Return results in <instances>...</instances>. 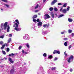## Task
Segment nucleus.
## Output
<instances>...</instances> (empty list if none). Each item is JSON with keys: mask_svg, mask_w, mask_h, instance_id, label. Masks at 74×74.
<instances>
[{"mask_svg": "<svg viewBox=\"0 0 74 74\" xmlns=\"http://www.w3.org/2000/svg\"><path fill=\"white\" fill-rule=\"evenodd\" d=\"M15 22L16 23H15L16 26L15 27L14 29L16 30V31H19V28H18V25H19V21H18V20H16Z\"/></svg>", "mask_w": 74, "mask_h": 74, "instance_id": "obj_1", "label": "nucleus"}, {"mask_svg": "<svg viewBox=\"0 0 74 74\" xmlns=\"http://www.w3.org/2000/svg\"><path fill=\"white\" fill-rule=\"evenodd\" d=\"M73 58H74V56L73 55H71L70 57H69V58L67 59V61H68V63H70L71 62L70 60H71V59H72L73 60Z\"/></svg>", "mask_w": 74, "mask_h": 74, "instance_id": "obj_2", "label": "nucleus"}, {"mask_svg": "<svg viewBox=\"0 0 74 74\" xmlns=\"http://www.w3.org/2000/svg\"><path fill=\"white\" fill-rule=\"evenodd\" d=\"M50 16L49 15L47 14H46L44 16V19H48V18H50Z\"/></svg>", "mask_w": 74, "mask_h": 74, "instance_id": "obj_3", "label": "nucleus"}, {"mask_svg": "<svg viewBox=\"0 0 74 74\" xmlns=\"http://www.w3.org/2000/svg\"><path fill=\"white\" fill-rule=\"evenodd\" d=\"M7 22H6L4 24L3 26L4 27V30H5L7 29Z\"/></svg>", "mask_w": 74, "mask_h": 74, "instance_id": "obj_4", "label": "nucleus"}, {"mask_svg": "<svg viewBox=\"0 0 74 74\" xmlns=\"http://www.w3.org/2000/svg\"><path fill=\"white\" fill-rule=\"evenodd\" d=\"M57 2V0H54L51 3V5H53L55 4V3Z\"/></svg>", "mask_w": 74, "mask_h": 74, "instance_id": "obj_5", "label": "nucleus"}, {"mask_svg": "<svg viewBox=\"0 0 74 74\" xmlns=\"http://www.w3.org/2000/svg\"><path fill=\"white\" fill-rule=\"evenodd\" d=\"M42 22H39L38 23V26H42Z\"/></svg>", "mask_w": 74, "mask_h": 74, "instance_id": "obj_6", "label": "nucleus"}, {"mask_svg": "<svg viewBox=\"0 0 74 74\" xmlns=\"http://www.w3.org/2000/svg\"><path fill=\"white\" fill-rule=\"evenodd\" d=\"M9 61L11 63H14V61L12 60L11 58L10 57L9 58Z\"/></svg>", "mask_w": 74, "mask_h": 74, "instance_id": "obj_7", "label": "nucleus"}, {"mask_svg": "<svg viewBox=\"0 0 74 74\" xmlns=\"http://www.w3.org/2000/svg\"><path fill=\"white\" fill-rule=\"evenodd\" d=\"M43 27H47V28H48L49 27V24L48 25L45 24L43 25Z\"/></svg>", "mask_w": 74, "mask_h": 74, "instance_id": "obj_8", "label": "nucleus"}, {"mask_svg": "<svg viewBox=\"0 0 74 74\" xmlns=\"http://www.w3.org/2000/svg\"><path fill=\"white\" fill-rule=\"evenodd\" d=\"M67 10L66 9H64L62 10V12L64 13L65 14L67 12Z\"/></svg>", "mask_w": 74, "mask_h": 74, "instance_id": "obj_9", "label": "nucleus"}, {"mask_svg": "<svg viewBox=\"0 0 74 74\" xmlns=\"http://www.w3.org/2000/svg\"><path fill=\"white\" fill-rule=\"evenodd\" d=\"M8 28L7 29V32H10V26L9 25H8L7 26Z\"/></svg>", "mask_w": 74, "mask_h": 74, "instance_id": "obj_10", "label": "nucleus"}, {"mask_svg": "<svg viewBox=\"0 0 74 74\" xmlns=\"http://www.w3.org/2000/svg\"><path fill=\"white\" fill-rule=\"evenodd\" d=\"M52 18H54V14L53 13H51V14Z\"/></svg>", "mask_w": 74, "mask_h": 74, "instance_id": "obj_11", "label": "nucleus"}, {"mask_svg": "<svg viewBox=\"0 0 74 74\" xmlns=\"http://www.w3.org/2000/svg\"><path fill=\"white\" fill-rule=\"evenodd\" d=\"M14 69H12L10 70V73L12 74V73H14Z\"/></svg>", "mask_w": 74, "mask_h": 74, "instance_id": "obj_12", "label": "nucleus"}, {"mask_svg": "<svg viewBox=\"0 0 74 74\" xmlns=\"http://www.w3.org/2000/svg\"><path fill=\"white\" fill-rule=\"evenodd\" d=\"M68 21L69 22H71L73 21V19H72L71 18H68Z\"/></svg>", "mask_w": 74, "mask_h": 74, "instance_id": "obj_13", "label": "nucleus"}, {"mask_svg": "<svg viewBox=\"0 0 74 74\" xmlns=\"http://www.w3.org/2000/svg\"><path fill=\"white\" fill-rule=\"evenodd\" d=\"M68 42L66 41L64 42V45L65 46V47H67V42Z\"/></svg>", "mask_w": 74, "mask_h": 74, "instance_id": "obj_14", "label": "nucleus"}, {"mask_svg": "<svg viewBox=\"0 0 74 74\" xmlns=\"http://www.w3.org/2000/svg\"><path fill=\"white\" fill-rule=\"evenodd\" d=\"M15 55V54H14L13 53H12L11 54H10L9 55V56H14Z\"/></svg>", "mask_w": 74, "mask_h": 74, "instance_id": "obj_15", "label": "nucleus"}, {"mask_svg": "<svg viewBox=\"0 0 74 74\" xmlns=\"http://www.w3.org/2000/svg\"><path fill=\"white\" fill-rule=\"evenodd\" d=\"M5 47V45H3L1 48V49H3Z\"/></svg>", "mask_w": 74, "mask_h": 74, "instance_id": "obj_16", "label": "nucleus"}, {"mask_svg": "<svg viewBox=\"0 0 74 74\" xmlns=\"http://www.w3.org/2000/svg\"><path fill=\"white\" fill-rule=\"evenodd\" d=\"M37 17V15H34L33 17L32 18L34 19V18H36Z\"/></svg>", "mask_w": 74, "mask_h": 74, "instance_id": "obj_17", "label": "nucleus"}, {"mask_svg": "<svg viewBox=\"0 0 74 74\" xmlns=\"http://www.w3.org/2000/svg\"><path fill=\"white\" fill-rule=\"evenodd\" d=\"M11 38H9V40H8V43H10V42H11Z\"/></svg>", "mask_w": 74, "mask_h": 74, "instance_id": "obj_18", "label": "nucleus"}, {"mask_svg": "<svg viewBox=\"0 0 74 74\" xmlns=\"http://www.w3.org/2000/svg\"><path fill=\"white\" fill-rule=\"evenodd\" d=\"M2 52L3 55H6V53H5V51L2 50Z\"/></svg>", "mask_w": 74, "mask_h": 74, "instance_id": "obj_19", "label": "nucleus"}, {"mask_svg": "<svg viewBox=\"0 0 74 74\" xmlns=\"http://www.w3.org/2000/svg\"><path fill=\"white\" fill-rule=\"evenodd\" d=\"M67 5V3H65L63 5V7H66Z\"/></svg>", "mask_w": 74, "mask_h": 74, "instance_id": "obj_20", "label": "nucleus"}, {"mask_svg": "<svg viewBox=\"0 0 74 74\" xmlns=\"http://www.w3.org/2000/svg\"><path fill=\"white\" fill-rule=\"evenodd\" d=\"M52 58V55L49 56L48 57L49 59H51V58Z\"/></svg>", "mask_w": 74, "mask_h": 74, "instance_id": "obj_21", "label": "nucleus"}, {"mask_svg": "<svg viewBox=\"0 0 74 74\" xmlns=\"http://www.w3.org/2000/svg\"><path fill=\"white\" fill-rule=\"evenodd\" d=\"M64 16V15L61 14L59 16L58 18H60L61 17H62V16Z\"/></svg>", "mask_w": 74, "mask_h": 74, "instance_id": "obj_22", "label": "nucleus"}, {"mask_svg": "<svg viewBox=\"0 0 74 74\" xmlns=\"http://www.w3.org/2000/svg\"><path fill=\"white\" fill-rule=\"evenodd\" d=\"M43 56H44V57H46L47 56V54L45 53H44V54H43Z\"/></svg>", "mask_w": 74, "mask_h": 74, "instance_id": "obj_23", "label": "nucleus"}, {"mask_svg": "<svg viewBox=\"0 0 74 74\" xmlns=\"http://www.w3.org/2000/svg\"><path fill=\"white\" fill-rule=\"evenodd\" d=\"M7 52H9L10 51V49L8 48H6Z\"/></svg>", "mask_w": 74, "mask_h": 74, "instance_id": "obj_24", "label": "nucleus"}, {"mask_svg": "<svg viewBox=\"0 0 74 74\" xmlns=\"http://www.w3.org/2000/svg\"><path fill=\"white\" fill-rule=\"evenodd\" d=\"M54 10L55 11H58V8H54Z\"/></svg>", "mask_w": 74, "mask_h": 74, "instance_id": "obj_25", "label": "nucleus"}, {"mask_svg": "<svg viewBox=\"0 0 74 74\" xmlns=\"http://www.w3.org/2000/svg\"><path fill=\"white\" fill-rule=\"evenodd\" d=\"M57 52V50H54V51L53 52V54H55V53H56Z\"/></svg>", "mask_w": 74, "mask_h": 74, "instance_id": "obj_26", "label": "nucleus"}, {"mask_svg": "<svg viewBox=\"0 0 74 74\" xmlns=\"http://www.w3.org/2000/svg\"><path fill=\"white\" fill-rule=\"evenodd\" d=\"M49 10H50L51 11H53V8L52 7L49 8Z\"/></svg>", "mask_w": 74, "mask_h": 74, "instance_id": "obj_27", "label": "nucleus"}, {"mask_svg": "<svg viewBox=\"0 0 74 74\" xmlns=\"http://www.w3.org/2000/svg\"><path fill=\"white\" fill-rule=\"evenodd\" d=\"M69 33H71L72 32V31L71 30L69 29L68 31Z\"/></svg>", "mask_w": 74, "mask_h": 74, "instance_id": "obj_28", "label": "nucleus"}, {"mask_svg": "<svg viewBox=\"0 0 74 74\" xmlns=\"http://www.w3.org/2000/svg\"><path fill=\"white\" fill-rule=\"evenodd\" d=\"M3 44H4V43H3V42L2 41H1L0 42V44H1V45H3Z\"/></svg>", "mask_w": 74, "mask_h": 74, "instance_id": "obj_29", "label": "nucleus"}, {"mask_svg": "<svg viewBox=\"0 0 74 74\" xmlns=\"http://www.w3.org/2000/svg\"><path fill=\"white\" fill-rule=\"evenodd\" d=\"M2 1H4V2H5V3H7V0H1Z\"/></svg>", "mask_w": 74, "mask_h": 74, "instance_id": "obj_30", "label": "nucleus"}, {"mask_svg": "<svg viewBox=\"0 0 74 74\" xmlns=\"http://www.w3.org/2000/svg\"><path fill=\"white\" fill-rule=\"evenodd\" d=\"M62 11H63V7H61V8L60 9V12H62Z\"/></svg>", "mask_w": 74, "mask_h": 74, "instance_id": "obj_31", "label": "nucleus"}, {"mask_svg": "<svg viewBox=\"0 0 74 74\" xmlns=\"http://www.w3.org/2000/svg\"><path fill=\"white\" fill-rule=\"evenodd\" d=\"M38 7V4H37L35 8V9H36Z\"/></svg>", "mask_w": 74, "mask_h": 74, "instance_id": "obj_32", "label": "nucleus"}, {"mask_svg": "<svg viewBox=\"0 0 74 74\" xmlns=\"http://www.w3.org/2000/svg\"><path fill=\"white\" fill-rule=\"evenodd\" d=\"M58 60V58L56 57L55 58L54 60V61H55L56 60Z\"/></svg>", "mask_w": 74, "mask_h": 74, "instance_id": "obj_33", "label": "nucleus"}, {"mask_svg": "<svg viewBox=\"0 0 74 74\" xmlns=\"http://www.w3.org/2000/svg\"><path fill=\"white\" fill-rule=\"evenodd\" d=\"M57 53H58V54H60V51H57Z\"/></svg>", "mask_w": 74, "mask_h": 74, "instance_id": "obj_34", "label": "nucleus"}, {"mask_svg": "<svg viewBox=\"0 0 74 74\" xmlns=\"http://www.w3.org/2000/svg\"><path fill=\"white\" fill-rule=\"evenodd\" d=\"M33 22H36V19H34L33 18Z\"/></svg>", "mask_w": 74, "mask_h": 74, "instance_id": "obj_35", "label": "nucleus"}, {"mask_svg": "<svg viewBox=\"0 0 74 74\" xmlns=\"http://www.w3.org/2000/svg\"><path fill=\"white\" fill-rule=\"evenodd\" d=\"M22 48V46H19V47L18 48V49L19 50H20V49H21Z\"/></svg>", "mask_w": 74, "mask_h": 74, "instance_id": "obj_36", "label": "nucleus"}, {"mask_svg": "<svg viewBox=\"0 0 74 74\" xmlns=\"http://www.w3.org/2000/svg\"><path fill=\"white\" fill-rule=\"evenodd\" d=\"M56 69V67H54V68H51V69L52 70H55Z\"/></svg>", "mask_w": 74, "mask_h": 74, "instance_id": "obj_37", "label": "nucleus"}, {"mask_svg": "<svg viewBox=\"0 0 74 74\" xmlns=\"http://www.w3.org/2000/svg\"><path fill=\"white\" fill-rule=\"evenodd\" d=\"M69 9H70V7L68 6V7L67 8V11H69Z\"/></svg>", "mask_w": 74, "mask_h": 74, "instance_id": "obj_38", "label": "nucleus"}, {"mask_svg": "<svg viewBox=\"0 0 74 74\" xmlns=\"http://www.w3.org/2000/svg\"><path fill=\"white\" fill-rule=\"evenodd\" d=\"M26 46L27 48H29V45L28 43H27L26 45Z\"/></svg>", "mask_w": 74, "mask_h": 74, "instance_id": "obj_39", "label": "nucleus"}, {"mask_svg": "<svg viewBox=\"0 0 74 74\" xmlns=\"http://www.w3.org/2000/svg\"><path fill=\"white\" fill-rule=\"evenodd\" d=\"M0 38H4V36H0Z\"/></svg>", "mask_w": 74, "mask_h": 74, "instance_id": "obj_40", "label": "nucleus"}, {"mask_svg": "<svg viewBox=\"0 0 74 74\" xmlns=\"http://www.w3.org/2000/svg\"><path fill=\"white\" fill-rule=\"evenodd\" d=\"M66 51H65L64 52V55H65V56H67V53H66Z\"/></svg>", "mask_w": 74, "mask_h": 74, "instance_id": "obj_41", "label": "nucleus"}, {"mask_svg": "<svg viewBox=\"0 0 74 74\" xmlns=\"http://www.w3.org/2000/svg\"><path fill=\"white\" fill-rule=\"evenodd\" d=\"M9 37H11L12 36V34H9Z\"/></svg>", "mask_w": 74, "mask_h": 74, "instance_id": "obj_42", "label": "nucleus"}, {"mask_svg": "<svg viewBox=\"0 0 74 74\" xmlns=\"http://www.w3.org/2000/svg\"><path fill=\"white\" fill-rule=\"evenodd\" d=\"M71 45H70L69 47V49H70V48H71Z\"/></svg>", "mask_w": 74, "mask_h": 74, "instance_id": "obj_43", "label": "nucleus"}, {"mask_svg": "<svg viewBox=\"0 0 74 74\" xmlns=\"http://www.w3.org/2000/svg\"><path fill=\"white\" fill-rule=\"evenodd\" d=\"M58 5H62V3H58Z\"/></svg>", "mask_w": 74, "mask_h": 74, "instance_id": "obj_44", "label": "nucleus"}, {"mask_svg": "<svg viewBox=\"0 0 74 74\" xmlns=\"http://www.w3.org/2000/svg\"><path fill=\"white\" fill-rule=\"evenodd\" d=\"M3 23L1 24V26L2 27V29H3Z\"/></svg>", "mask_w": 74, "mask_h": 74, "instance_id": "obj_45", "label": "nucleus"}, {"mask_svg": "<svg viewBox=\"0 0 74 74\" xmlns=\"http://www.w3.org/2000/svg\"><path fill=\"white\" fill-rule=\"evenodd\" d=\"M64 40H67V38H65L64 39Z\"/></svg>", "mask_w": 74, "mask_h": 74, "instance_id": "obj_46", "label": "nucleus"}, {"mask_svg": "<svg viewBox=\"0 0 74 74\" xmlns=\"http://www.w3.org/2000/svg\"><path fill=\"white\" fill-rule=\"evenodd\" d=\"M36 21L37 22H39V19L38 18L36 20Z\"/></svg>", "mask_w": 74, "mask_h": 74, "instance_id": "obj_47", "label": "nucleus"}, {"mask_svg": "<svg viewBox=\"0 0 74 74\" xmlns=\"http://www.w3.org/2000/svg\"><path fill=\"white\" fill-rule=\"evenodd\" d=\"M5 5L7 7H9V5H8L5 4Z\"/></svg>", "mask_w": 74, "mask_h": 74, "instance_id": "obj_48", "label": "nucleus"}, {"mask_svg": "<svg viewBox=\"0 0 74 74\" xmlns=\"http://www.w3.org/2000/svg\"><path fill=\"white\" fill-rule=\"evenodd\" d=\"M5 45V46H6V47H7V46H8V45H7V44H6V43H5V44H4Z\"/></svg>", "mask_w": 74, "mask_h": 74, "instance_id": "obj_49", "label": "nucleus"}, {"mask_svg": "<svg viewBox=\"0 0 74 74\" xmlns=\"http://www.w3.org/2000/svg\"><path fill=\"white\" fill-rule=\"evenodd\" d=\"M70 71H71V72H72V71H73V69H70Z\"/></svg>", "mask_w": 74, "mask_h": 74, "instance_id": "obj_50", "label": "nucleus"}, {"mask_svg": "<svg viewBox=\"0 0 74 74\" xmlns=\"http://www.w3.org/2000/svg\"><path fill=\"white\" fill-rule=\"evenodd\" d=\"M38 10H35V12H38Z\"/></svg>", "mask_w": 74, "mask_h": 74, "instance_id": "obj_51", "label": "nucleus"}, {"mask_svg": "<svg viewBox=\"0 0 74 74\" xmlns=\"http://www.w3.org/2000/svg\"><path fill=\"white\" fill-rule=\"evenodd\" d=\"M22 52H23V53H25V51H24V50H22Z\"/></svg>", "mask_w": 74, "mask_h": 74, "instance_id": "obj_52", "label": "nucleus"}, {"mask_svg": "<svg viewBox=\"0 0 74 74\" xmlns=\"http://www.w3.org/2000/svg\"><path fill=\"white\" fill-rule=\"evenodd\" d=\"M44 34H47V32L46 31H45L44 33Z\"/></svg>", "mask_w": 74, "mask_h": 74, "instance_id": "obj_53", "label": "nucleus"}, {"mask_svg": "<svg viewBox=\"0 0 74 74\" xmlns=\"http://www.w3.org/2000/svg\"><path fill=\"white\" fill-rule=\"evenodd\" d=\"M0 67H4V66L3 65H1L0 66Z\"/></svg>", "mask_w": 74, "mask_h": 74, "instance_id": "obj_54", "label": "nucleus"}, {"mask_svg": "<svg viewBox=\"0 0 74 74\" xmlns=\"http://www.w3.org/2000/svg\"><path fill=\"white\" fill-rule=\"evenodd\" d=\"M45 1H46V0H43L44 3H45Z\"/></svg>", "mask_w": 74, "mask_h": 74, "instance_id": "obj_55", "label": "nucleus"}, {"mask_svg": "<svg viewBox=\"0 0 74 74\" xmlns=\"http://www.w3.org/2000/svg\"><path fill=\"white\" fill-rule=\"evenodd\" d=\"M13 27H15V24H14L13 25Z\"/></svg>", "mask_w": 74, "mask_h": 74, "instance_id": "obj_56", "label": "nucleus"}, {"mask_svg": "<svg viewBox=\"0 0 74 74\" xmlns=\"http://www.w3.org/2000/svg\"><path fill=\"white\" fill-rule=\"evenodd\" d=\"M4 59H5V60H7V58H4Z\"/></svg>", "mask_w": 74, "mask_h": 74, "instance_id": "obj_57", "label": "nucleus"}, {"mask_svg": "<svg viewBox=\"0 0 74 74\" xmlns=\"http://www.w3.org/2000/svg\"><path fill=\"white\" fill-rule=\"evenodd\" d=\"M72 35L73 36H74V33H72Z\"/></svg>", "mask_w": 74, "mask_h": 74, "instance_id": "obj_58", "label": "nucleus"}, {"mask_svg": "<svg viewBox=\"0 0 74 74\" xmlns=\"http://www.w3.org/2000/svg\"><path fill=\"white\" fill-rule=\"evenodd\" d=\"M61 34H64V32H61Z\"/></svg>", "mask_w": 74, "mask_h": 74, "instance_id": "obj_59", "label": "nucleus"}, {"mask_svg": "<svg viewBox=\"0 0 74 74\" xmlns=\"http://www.w3.org/2000/svg\"><path fill=\"white\" fill-rule=\"evenodd\" d=\"M38 15H40V13H39L38 14Z\"/></svg>", "mask_w": 74, "mask_h": 74, "instance_id": "obj_60", "label": "nucleus"}, {"mask_svg": "<svg viewBox=\"0 0 74 74\" xmlns=\"http://www.w3.org/2000/svg\"><path fill=\"white\" fill-rule=\"evenodd\" d=\"M1 11H3V9H1Z\"/></svg>", "mask_w": 74, "mask_h": 74, "instance_id": "obj_61", "label": "nucleus"}, {"mask_svg": "<svg viewBox=\"0 0 74 74\" xmlns=\"http://www.w3.org/2000/svg\"><path fill=\"white\" fill-rule=\"evenodd\" d=\"M55 15L57 16V14H55Z\"/></svg>", "mask_w": 74, "mask_h": 74, "instance_id": "obj_62", "label": "nucleus"}, {"mask_svg": "<svg viewBox=\"0 0 74 74\" xmlns=\"http://www.w3.org/2000/svg\"><path fill=\"white\" fill-rule=\"evenodd\" d=\"M25 53L26 54H27V53H26V52H25Z\"/></svg>", "mask_w": 74, "mask_h": 74, "instance_id": "obj_63", "label": "nucleus"}, {"mask_svg": "<svg viewBox=\"0 0 74 74\" xmlns=\"http://www.w3.org/2000/svg\"><path fill=\"white\" fill-rule=\"evenodd\" d=\"M13 23H15V21H14V22H13Z\"/></svg>", "mask_w": 74, "mask_h": 74, "instance_id": "obj_64", "label": "nucleus"}]
</instances>
